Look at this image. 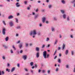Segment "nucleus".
<instances>
[{
    "label": "nucleus",
    "instance_id": "obj_8",
    "mask_svg": "<svg viewBox=\"0 0 75 75\" xmlns=\"http://www.w3.org/2000/svg\"><path fill=\"white\" fill-rule=\"evenodd\" d=\"M16 7H19L20 6V5L19 4V3L18 2L16 3Z\"/></svg>",
    "mask_w": 75,
    "mask_h": 75
},
{
    "label": "nucleus",
    "instance_id": "obj_55",
    "mask_svg": "<svg viewBox=\"0 0 75 75\" xmlns=\"http://www.w3.org/2000/svg\"><path fill=\"white\" fill-rule=\"evenodd\" d=\"M57 56H55V57L54 58V59H55L56 58H57Z\"/></svg>",
    "mask_w": 75,
    "mask_h": 75
},
{
    "label": "nucleus",
    "instance_id": "obj_47",
    "mask_svg": "<svg viewBox=\"0 0 75 75\" xmlns=\"http://www.w3.org/2000/svg\"><path fill=\"white\" fill-rule=\"evenodd\" d=\"M23 53V50H21L20 51V53L21 54H22V53Z\"/></svg>",
    "mask_w": 75,
    "mask_h": 75
},
{
    "label": "nucleus",
    "instance_id": "obj_21",
    "mask_svg": "<svg viewBox=\"0 0 75 75\" xmlns=\"http://www.w3.org/2000/svg\"><path fill=\"white\" fill-rule=\"evenodd\" d=\"M3 47L5 48V49H7V48H8V47L6 46V45H3Z\"/></svg>",
    "mask_w": 75,
    "mask_h": 75
},
{
    "label": "nucleus",
    "instance_id": "obj_49",
    "mask_svg": "<svg viewBox=\"0 0 75 75\" xmlns=\"http://www.w3.org/2000/svg\"><path fill=\"white\" fill-rule=\"evenodd\" d=\"M39 25L40 27H42V24L41 23H40L39 24Z\"/></svg>",
    "mask_w": 75,
    "mask_h": 75
},
{
    "label": "nucleus",
    "instance_id": "obj_42",
    "mask_svg": "<svg viewBox=\"0 0 75 75\" xmlns=\"http://www.w3.org/2000/svg\"><path fill=\"white\" fill-rule=\"evenodd\" d=\"M56 21L57 20V18L55 17H54L53 18Z\"/></svg>",
    "mask_w": 75,
    "mask_h": 75
},
{
    "label": "nucleus",
    "instance_id": "obj_26",
    "mask_svg": "<svg viewBox=\"0 0 75 75\" xmlns=\"http://www.w3.org/2000/svg\"><path fill=\"white\" fill-rule=\"evenodd\" d=\"M49 8H51L52 7V5H49L48 6Z\"/></svg>",
    "mask_w": 75,
    "mask_h": 75
},
{
    "label": "nucleus",
    "instance_id": "obj_35",
    "mask_svg": "<svg viewBox=\"0 0 75 75\" xmlns=\"http://www.w3.org/2000/svg\"><path fill=\"white\" fill-rule=\"evenodd\" d=\"M34 64V63H33V62H31L30 63V65L31 66H33V64Z\"/></svg>",
    "mask_w": 75,
    "mask_h": 75
},
{
    "label": "nucleus",
    "instance_id": "obj_50",
    "mask_svg": "<svg viewBox=\"0 0 75 75\" xmlns=\"http://www.w3.org/2000/svg\"><path fill=\"white\" fill-rule=\"evenodd\" d=\"M25 45H26V47H28V44H26Z\"/></svg>",
    "mask_w": 75,
    "mask_h": 75
},
{
    "label": "nucleus",
    "instance_id": "obj_59",
    "mask_svg": "<svg viewBox=\"0 0 75 75\" xmlns=\"http://www.w3.org/2000/svg\"><path fill=\"white\" fill-rule=\"evenodd\" d=\"M41 72V70L39 69L38 70V72L39 73H40Z\"/></svg>",
    "mask_w": 75,
    "mask_h": 75
},
{
    "label": "nucleus",
    "instance_id": "obj_20",
    "mask_svg": "<svg viewBox=\"0 0 75 75\" xmlns=\"http://www.w3.org/2000/svg\"><path fill=\"white\" fill-rule=\"evenodd\" d=\"M16 28L17 29H21V27L20 26H17Z\"/></svg>",
    "mask_w": 75,
    "mask_h": 75
},
{
    "label": "nucleus",
    "instance_id": "obj_27",
    "mask_svg": "<svg viewBox=\"0 0 75 75\" xmlns=\"http://www.w3.org/2000/svg\"><path fill=\"white\" fill-rule=\"evenodd\" d=\"M2 58L3 59H6V57H5V56L4 55L2 57Z\"/></svg>",
    "mask_w": 75,
    "mask_h": 75
},
{
    "label": "nucleus",
    "instance_id": "obj_40",
    "mask_svg": "<svg viewBox=\"0 0 75 75\" xmlns=\"http://www.w3.org/2000/svg\"><path fill=\"white\" fill-rule=\"evenodd\" d=\"M24 3L25 4H27V2L26 1H25Z\"/></svg>",
    "mask_w": 75,
    "mask_h": 75
},
{
    "label": "nucleus",
    "instance_id": "obj_6",
    "mask_svg": "<svg viewBox=\"0 0 75 75\" xmlns=\"http://www.w3.org/2000/svg\"><path fill=\"white\" fill-rule=\"evenodd\" d=\"M51 31L52 32H55V28L54 27H52L51 28Z\"/></svg>",
    "mask_w": 75,
    "mask_h": 75
},
{
    "label": "nucleus",
    "instance_id": "obj_45",
    "mask_svg": "<svg viewBox=\"0 0 75 75\" xmlns=\"http://www.w3.org/2000/svg\"><path fill=\"white\" fill-rule=\"evenodd\" d=\"M71 53L72 55H74V51H71Z\"/></svg>",
    "mask_w": 75,
    "mask_h": 75
},
{
    "label": "nucleus",
    "instance_id": "obj_13",
    "mask_svg": "<svg viewBox=\"0 0 75 75\" xmlns=\"http://www.w3.org/2000/svg\"><path fill=\"white\" fill-rule=\"evenodd\" d=\"M60 11H61V13H62V14H64V13H65V11L64 10H60Z\"/></svg>",
    "mask_w": 75,
    "mask_h": 75
},
{
    "label": "nucleus",
    "instance_id": "obj_41",
    "mask_svg": "<svg viewBox=\"0 0 75 75\" xmlns=\"http://www.w3.org/2000/svg\"><path fill=\"white\" fill-rule=\"evenodd\" d=\"M13 48L14 49V50L15 51L16 50V48L15 47H14V46H13Z\"/></svg>",
    "mask_w": 75,
    "mask_h": 75
},
{
    "label": "nucleus",
    "instance_id": "obj_10",
    "mask_svg": "<svg viewBox=\"0 0 75 75\" xmlns=\"http://www.w3.org/2000/svg\"><path fill=\"white\" fill-rule=\"evenodd\" d=\"M27 55H23V58L24 59V60H25L27 59Z\"/></svg>",
    "mask_w": 75,
    "mask_h": 75
},
{
    "label": "nucleus",
    "instance_id": "obj_24",
    "mask_svg": "<svg viewBox=\"0 0 75 75\" xmlns=\"http://www.w3.org/2000/svg\"><path fill=\"white\" fill-rule=\"evenodd\" d=\"M45 45H42L41 47V48H44V47H45Z\"/></svg>",
    "mask_w": 75,
    "mask_h": 75
},
{
    "label": "nucleus",
    "instance_id": "obj_15",
    "mask_svg": "<svg viewBox=\"0 0 75 75\" xmlns=\"http://www.w3.org/2000/svg\"><path fill=\"white\" fill-rule=\"evenodd\" d=\"M38 14H36L35 16L34 19H37V17H38Z\"/></svg>",
    "mask_w": 75,
    "mask_h": 75
},
{
    "label": "nucleus",
    "instance_id": "obj_38",
    "mask_svg": "<svg viewBox=\"0 0 75 75\" xmlns=\"http://www.w3.org/2000/svg\"><path fill=\"white\" fill-rule=\"evenodd\" d=\"M11 53V54H13V50L12 49H11L10 51Z\"/></svg>",
    "mask_w": 75,
    "mask_h": 75
},
{
    "label": "nucleus",
    "instance_id": "obj_52",
    "mask_svg": "<svg viewBox=\"0 0 75 75\" xmlns=\"http://www.w3.org/2000/svg\"><path fill=\"white\" fill-rule=\"evenodd\" d=\"M2 74L3 75H4V71H2Z\"/></svg>",
    "mask_w": 75,
    "mask_h": 75
},
{
    "label": "nucleus",
    "instance_id": "obj_11",
    "mask_svg": "<svg viewBox=\"0 0 75 75\" xmlns=\"http://www.w3.org/2000/svg\"><path fill=\"white\" fill-rule=\"evenodd\" d=\"M13 18V16L11 15L10 16L8 17V19H11L12 18Z\"/></svg>",
    "mask_w": 75,
    "mask_h": 75
},
{
    "label": "nucleus",
    "instance_id": "obj_61",
    "mask_svg": "<svg viewBox=\"0 0 75 75\" xmlns=\"http://www.w3.org/2000/svg\"><path fill=\"white\" fill-rule=\"evenodd\" d=\"M59 57H61V53L59 54Z\"/></svg>",
    "mask_w": 75,
    "mask_h": 75
},
{
    "label": "nucleus",
    "instance_id": "obj_39",
    "mask_svg": "<svg viewBox=\"0 0 75 75\" xmlns=\"http://www.w3.org/2000/svg\"><path fill=\"white\" fill-rule=\"evenodd\" d=\"M58 62H59V63H61V60L60 59H58Z\"/></svg>",
    "mask_w": 75,
    "mask_h": 75
},
{
    "label": "nucleus",
    "instance_id": "obj_2",
    "mask_svg": "<svg viewBox=\"0 0 75 75\" xmlns=\"http://www.w3.org/2000/svg\"><path fill=\"white\" fill-rule=\"evenodd\" d=\"M43 55L44 57V58L46 59V58H48L49 57V54H47V52L46 51H44L43 53Z\"/></svg>",
    "mask_w": 75,
    "mask_h": 75
},
{
    "label": "nucleus",
    "instance_id": "obj_7",
    "mask_svg": "<svg viewBox=\"0 0 75 75\" xmlns=\"http://www.w3.org/2000/svg\"><path fill=\"white\" fill-rule=\"evenodd\" d=\"M36 57L37 58H39V57H40V55H39V52H37L36 54Z\"/></svg>",
    "mask_w": 75,
    "mask_h": 75
},
{
    "label": "nucleus",
    "instance_id": "obj_5",
    "mask_svg": "<svg viewBox=\"0 0 75 75\" xmlns=\"http://www.w3.org/2000/svg\"><path fill=\"white\" fill-rule=\"evenodd\" d=\"M9 24L10 27H12V26H13V23L12 21H10L9 22Z\"/></svg>",
    "mask_w": 75,
    "mask_h": 75
},
{
    "label": "nucleus",
    "instance_id": "obj_30",
    "mask_svg": "<svg viewBox=\"0 0 75 75\" xmlns=\"http://www.w3.org/2000/svg\"><path fill=\"white\" fill-rule=\"evenodd\" d=\"M58 42V40H55V42H54V45H55V44H57V43Z\"/></svg>",
    "mask_w": 75,
    "mask_h": 75
},
{
    "label": "nucleus",
    "instance_id": "obj_44",
    "mask_svg": "<svg viewBox=\"0 0 75 75\" xmlns=\"http://www.w3.org/2000/svg\"><path fill=\"white\" fill-rule=\"evenodd\" d=\"M37 66H35V67L33 66L32 67V69H34V68H37Z\"/></svg>",
    "mask_w": 75,
    "mask_h": 75
},
{
    "label": "nucleus",
    "instance_id": "obj_12",
    "mask_svg": "<svg viewBox=\"0 0 75 75\" xmlns=\"http://www.w3.org/2000/svg\"><path fill=\"white\" fill-rule=\"evenodd\" d=\"M19 48H21L23 47V44H22V43L20 44L19 46Z\"/></svg>",
    "mask_w": 75,
    "mask_h": 75
},
{
    "label": "nucleus",
    "instance_id": "obj_43",
    "mask_svg": "<svg viewBox=\"0 0 75 75\" xmlns=\"http://www.w3.org/2000/svg\"><path fill=\"white\" fill-rule=\"evenodd\" d=\"M47 74H50V70H48L47 71Z\"/></svg>",
    "mask_w": 75,
    "mask_h": 75
},
{
    "label": "nucleus",
    "instance_id": "obj_25",
    "mask_svg": "<svg viewBox=\"0 0 75 75\" xmlns=\"http://www.w3.org/2000/svg\"><path fill=\"white\" fill-rule=\"evenodd\" d=\"M15 20L16 23H18V19H17V18H16Z\"/></svg>",
    "mask_w": 75,
    "mask_h": 75
},
{
    "label": "nucleus",
    "instance_id": "obj_19",
    "mask_svg": "<svg viewBox=\"0 0 75 75\" xmlns=\"http://www.w3.org/2000/svg\"><path fill=\"white\" fill-rule=\"evenodd\" d=\"M65 54L66 55H67L68 54V50H66Z\"/></svg>",
    "mask_w": 75,
    "mask_h": 75
},
{
    "label": "nucleus",
    "instance_id": "obj_28",
    "mask_svg": "<svg viewBox=\"0 0 75 75\" xmlns=\"http://www.w3.org/2000/svg\"><path fill=\"white\" fill-rule=\"evenodd\" d=\"M6 71H8V72H10V69H6Z\"/></svg>",
    "mask_w": 75,
    "mask_h": 75
},
{
    "label": "nucleus",
    "instance_id": "obj_29",
    "mask_svg": "<svg viewBox=\"0 0 75 75\" xmlns=\"http://www.w3.org/2000/svg\"><path fill=\"white\" fill-rule=\"evenodd\" d=\"M59 70V68L57 67L56 69V72H58Z\"/></svg>",
    "mask_w": 75,
    "mask_h": 75
},
{
    "label": "nucleus",
    "instance_id": "obj_17",
    "mask_svg": "<svg viewBox=\"0 0 75 75\" xmlns=\"http://www.w3.org/2000/svg\"><path fill=\"white\" fill-rule=\"evenodd\" d=\"M62 17L64 19H65V18H66V14H64L63 15Z\"/></svg>",
    "mask_w": 75,
    "mask_h": 75
},
{
    "label": "nucleus",
    "instance_id": "obj_4",
    "mask_svg": "<svg viewBox=\"0 0 75 75\" xmlns=\"http://www.w3.org/2000/svg\"><path fill=\"white\" fill-rule=\"evenodd\" d=\"M46 20V18H45V17H44L42 18V20L43 23H45V21Z\"/></svg>",
    "mask_w": 75,
    "mask_h": 75
},
{
    "label": "nucleus",
    "instance_id": "obj_58",
    "mask_svg": "<svg viewBox=\"0 0 75 75\" xmlns=\"http://www.w3.org/2000/svg\"><path fill=\"white\" fill-rule=\"evenodd\" d=\"M70 37L71 38H73V36L72 35H70Z\"/></svg>",
    "mask_w": 75,
    "mask_h": 75
},
{
    "label": "nucleus",
    "instance_id": "obj_3",
    "mask_svg": "<svg viewBox=\"0 0 75 75\" xmlns=\"http://www.w3.org/2000/svg\"><path fill=\"white\" fill-rule=\"evenodd\" d=\"M6 29L4 28H3L2 30V34L3 35H5L6 34Z\"/></svg>",
    "mask_w": 75,
    "mask_h": 75
},
{
    "label": "nucleus",
    "instance_id": "obj_37",
    "mask_svg": "<svg viewBox=\"0 0 75 75\" xmlns=\"http://www.w3.org/2000/svg\"><path fill=\"white\" fill-rule=\"evenodd\" d=\"M25 70L26 72H28V69H25Z\"/></svg>",
    "mask_w": 75,
    "mask_h": 75
},
{
    "label": "nucleus",
    "instance_id": "obj_14",
    "mask_svg": "<svg viewBox=\"0 0 75 75\" xmlns=\"http://www.w3.org/2000/svg\"><path fill=\"white\" fill-rule=\"evenodd\" d=\"M14 70H15V67L12 68L11 71V72H13Z\"/></svg>",
    "mask_w": 75,
    "mask_h": 75
},
{
    "label": "nucleus",
    "instance_id": "obj_31",
    "mask_svg": "<svg viewBox=\"0 0 75 75\" xmlns=\"http://www.w3.org/2000/svg\"><path fill=\"white\" fill-rule=\"evenodd\" d=\"M38 35H41V33L40 32H38L37 33Z\"/></svg>",
    "mask_w": 75,
    "mask_h": 75
},
{
    "label": "nucleus",
    "instance_id": "obj_60",
    "mask_svg": "<svg viewBox=\"0 0 75 75\" xmlns=\"http://www.w3.org/2000/svg\"><path fill=\"white\" fill-rule=\"evenodd\" d=\"M45 10V9H42L41 11L44 12V11Z\"/></svg>",
    "mask_w": 75,
    "mask_h": 75
},
{
    "label": "nucleus",
    "instance_id": "obj_32",
    "mask_svg": "<svg viewBox=\"0 0 75 75\" xmlns=\"http://www.w3.org/2000/svg\"><path fill=\"white\" fill-rule=\"evenodd\" d=\"M69 20H70L69 17V16H68V17H67V20L68 21H69Z\"/></svg>",
    "mask_w": 75,
    "mask_h": 75
},
{
    "label": "nucleus",
    "instance_id": "obj_64",
    "mask_svg": "<svg viewBox=\"0 0 75 75\" xmlns=\"http://www.w3.org/2000/svg\"><path fill=\"white\" fill-rule=\"evenodd\" d=\"M0 7H3V6L2 5H0Z\"/></svg>",
    "mask_w": 75,
    "mask_h": 75
},
{
    "label": "nucleus",
    "instance_id": "obj_18",
    "mask_svg": "<svg viewBox=\"0 0 75 75\" xmlns=\"http://www.w3.org/2000/svg\"><path fill=\"white\" fill-rule=\"evenodd\" d=\"M61 2L62 4H65V1H64V0H62L61 1Z\"/></svg>",
    "mask_w": 75,
    "mask_h": 75
},
{
    "label": "nucleus",
    "instance_id": "obj_51",
    "mask_svg": "<svg viewBox=\"0 0 75 75\" xmlns=\"http://www.w3.org/2000/svg\"><path fill=\"white\" fill-rule=\"evenodd\" d=\"M66 68H69V66H66Z\"/></svg>",
    "mask_w": 75,
    "mask_h": 75
},
{
    "label": "nucleus",
    "instance_id": "obj_16",
    "mask_svg": "<svg viewBox=\"0 0 75 75\" xmlns=\"http://www.w3.org/2000/svg\"><path fill=\"white\" fill-rule=\"evenodd\" d=\"M35 50H36V51H37L38 52V51H39L40 50L39 48L38 47H36Z\"/></svg>",
    "mask_w": 75,
    "mask_h": 75
},
{
    "label": "nucleus",
    "instance_id": "obj_9",
    "mask_svg": "<svg viewBox=\"0 0 75 75\" xmlns=\"http://www.w3.org/2000/svg\"><path fill=\"white\" fill-rule=\"evenodd\" d=\"M71 3H73L74 6H73L74 7H75V0H73L71 2Z\"/></svg>",
    "mask_w": 75,
    "mask_h": 75
},
{
    "label": "nucleus",
    "instance_id": "obj_36",
    "mask_svg": "<svg viewBox=\"0 0 75 75\" xmlns=\"http://www.w3.org/2000/svg\"><path fill=\"white\" fill-rule=\"evenodd\" d=\"M2 22L4 24V25H6V23H5V21H2Z\"/></svg>",
    "mask_w": 75,
    "mask_h": 75
},
{
    "label": "nucleus",
    "instance_id": "obj_54",
    "mask_svg": "<svg viewBox=\"0 0 75 75\" xmlns=\"http://www.w3.org/2000/svg\"><path fill=\"white\" fill-rule=\"evenodd\" d=\"M27 9L28 10H30V7H27Z\"/></svg>",
    "mask_w": 75,
    "mask_h": 75
},
{
    "label": "nucleus",
    "instance_id": "obj_63",
    "mask_svg": "<svg viewBox=\"0 0 75 75\" xmlns=\"http://www.w3.org/2000/svg\"><path fill=\"white\" fill-rule=\"evenodd\" d=\"M45 72V70H42V72H43V73H44V72Z\"/></svg>",
    "mask_w": 75,
    "mask_h": 75
},
{
    "label": "nucleus",
    "instance_id": "obj_23",
    "mask_svg": "<svg viewBox=\"0 0 75 75\" xmlns=\"http://www.w3.org/2000/svg\"><path fill=\"white\" fill-rule=\"evenodd\" d=\"M5 40L6 41H7L8 40V37H7L5 38Z\"/></svg>",
    "mask_w": 75,
    "mask_h": 75
},
{
    "label": "nucleus",
    "instance_id": "obj_34",
    "mask_svg": "<svg viewBox=\"0 0 75 75\" xmlns=\"http://www.w3.org/2000/svg\"><path fill=\"white\" fill-rule=\"evenodd\" d=\"M50 40V38H46V41H48Z\"/></svg>",
    "mask_w": 75,
    "mask_h": 75
},
{
    "label": "nucleus",
    "instance_id": "obj_48",
    "mask_svg": "<svg viewBox=\"0 0 75 75\" xmlns=\"http://www.w3.org/2000/svg\"><path fill=\"white\" fill-rule=\"evenodd\" d=\"M30 71L31 72L32 74H33V71L32 70V69H30Z\"/></svg>",
    "mask_w": 75,
    "mask_h": 75
},
{
    "label": "nucleus",
    "instance_id": "obj_22",
    "mask_svg": "<svg viewBox=\"0 0 75 75\" xmlns=\"http://www.w3.org/2000/svg\"><path fill=\"white\" fill-rule=\"evenodd\" d=\"M65 44H63L62 45V50H64V48H65Z\"/></svg>",
    "mask_w": 75,
    "mask_h": 75
},
{
    "label": "nucleus",
    "instance_id": "obj_62",
    "mask_svg": "<svg viewBox=\"0 0 75 75\" xmlns=\"http://www.w3.org/2000/svg\"><path fill=\"white\" fill-rule=\"evenodd\" d=\"M62 37V36H61V35H59V38H61Z\"/></svg>",
    "mask_w": 75,
    "mask_h": 75
},
{
    "label": "nucleus",
    "instance_id": "obj_46",
    "mask_svg": "<svg viewBox=\"0 0 75 75\" xmlns=\"http://www.w3.org/2000/svg\"><path fill=\"white\" fill-rule=\"evenodd\" d=\"M20 41L19 40L16 42V44H18L19 43H20Z\"/></svg>",
    "mask_w": 75,
    "mask_h": 75
},
{
    "label": "nucleus",
    "instance_id": "obj_33",
    "mask_svg": "<svg viewBox=\"0 0 75 75\" xmlns=\"http://www.w3.org/2000/svg\"><path fill=\"white\" fill-rule=\"evenodd\" d=\"M57 53V50H56L54 52V53L53 54V55H55V54H56V53Z\"/></svg>",
    "mask_w": 75,
    "mask_h": 75
},
{
    "label": "nucleus",
    "instance_id": "obj_1",
    "mask_svg": "<svg viewBox=\"0 0 75 75\" xmlns=\"http://www.w3.org/2000/svg\"><path fill=\"white\" fill-rule=\"evenodd\" d=\"M29 34L30 36H31V35H33L32 36L33 38H35V35H36L37 34V30H35L31 31Z\"/></svg>",
    "mask_w": 75,
    "mask_h": 75
},
{
    "label": "nucleus",
    "instance_id": "obj_53",
    "mask_svg": "<svg viewBox=\"0 0 75 75\" xmlns=\"http://www.w3.org/2000/svg\"><path fill=\"white\" fill-rule=\"evenodd\" d=\"M60 49H61V47H58V48L57 49V50H60Z\"/></svg>",
    "mask_w": 75,
    "mask_h": 75
},
{
    "label": "nucleus",
    "instance_id": "obj_57",
    "mask_svg": "<svg viewBox=\"0 0 75 75\" xmlns=\"http://www.w3.org/2000/svg\"><path fill=\"white\" fill-rule=\"evenodd\" d=\"M73 72H75V66L74 68V70H73Z\"/></svg>",
    "mask_w": 75,
    "mask_h": 75
},
{
    "label": "nucleus",
    "instance_id": "obj_56",
    "mask_svg": "<svg viewBox=\"0 0 75 75\" xmlns=\"http://www.w3.org/2000/svg\"><path fill=\"white\" fill-rule=\"evenodd\" d=\"M25 75H29V73H27L25 74Z\"/></svg>",
    "mask_w": 75,
    "mask_h": 75
}]
</instances>
